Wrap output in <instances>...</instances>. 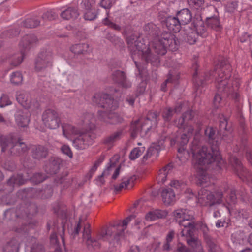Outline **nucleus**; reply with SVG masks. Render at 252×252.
Here are the masks:
<instances>
[{
    "mask_svg": "<svg viewBox=\"0 0 252 252\" xmlns=\"http://www.w3.org/2000/svg\"><path fill=\"white\" fill-rule=\"evenodd\" d=\"M187 2L190 7L197 9L203 4L204 0H187Z\"/></svg>",
    "mask_w": 252,
    "mask_h": 252,
    "instance_id": "obj_52",
    "label": "nucleus"
},
{
    "mask_svg": "<svg viewBox=\"0 0 252 252\" xmlns=\"http://www.w3.org/2000/svg\"><path fill=\"white\" fill-rule=\"evenodd\" d=\"M159 113L156 111H149L146 119L143 121L137 120L133 122L130 126L131 136L135 138L139 134L142 137L146 136L148 131L156 127Z\"/></svg>",
    "mask_w": 252,
    "mask_h": 252,
    "instance_id": "obj_7",
    "label": "nucleus"
},
{
    "mask_svg": "<svg viewBox=\"0 0 252 252\" xmlns=\"http://www.w3.org/2000/svg\"><path fill=\"white\" fill-rule=\"evenodd\" d=\"M143 29L145 34L154 38V40L150 47H147L137 36L127 37V43L133 60L134 56L138 55L146 62L157 65L159 63V56L165 55L167 48L172 51L177 50L179 41L175 35L164 32L159 36V28L153 22L145 24Z\"/></svg>",
    "mask_w": 252,
    "mask_h": 252,
    "instance_id": "obj_1",
    "label": "nucleus"
},
{
    "mask_svg": "<svg viewBox=\"0 0 252 252\" xmlns=\"http://www.w3.org/2000/svg\"><path fill=\"white\" fill-rule=\"evenodd\" d=\"M11 104V101L10 100L8 96L5 94H2L0 98V107H3Z\"/></svg>",
    "mask_w": 252,
    "mask_h": 252,
    "instance_id": "obj_51",
    "label": "nucleus"
},
{
    "mask_svg": "<svg viewBox=\"0 0 252 252\" xmlns=\"http://www.w3.org/2000/svg\"><path fill=\"white\" fill-rule=\"evenodd\" d=\"M175 232L173 230H170L166 235V241L162 248L163 250L169 251L171 250L170 243L175 237Z\"/></svg>",
    "mask_w": 252,
    "mask_h": 252,
    "instance_id": "obj_40",
    "label": "nucleus"
},
{
    "mask_svg": "<svg viewBox=\"0 0 252 252\" xmlns=\"http://www.w3.org/2000/svg\"><path fill=\"white\" fill-rule=\"evenodd\" d=\"M61 150L62 153L67 155L69 158H71L72 157V153L71 151L70 148L68 145H64L62 146L61 148Z\"/></svg>",
    "mask_w": 252,
    "mask_h": 252,
    "instance_id": "obj_61",
    "label": "nucleus"
},
{
    "mask_svg": "<svg viewBox=\"0 0 252 252\" xmlns=\"http://www.w3.org/2000/svg\"><path fill=\"white\" fill-rule=\"evenodd\" d=\"M40 22L35 19L28 18L23 22L24 27L29 28H35L39 25Z\"/></svg>",
    "mask_w": 252,
    "mask_h": 252,
    "instance_id": "obj_45",
    "label": "nucleus"
},
{
    "mask_svg": "<svg viewBox=\"0 0 252 252\" xmlns=\"http://www.w3.org/2000/svg\"><path fill=\"white\" fill-rule=\"evenodd\" d=\"M48 154L47 149L43 146L38 145L33 151V157L35 158H41L46 157Z\"/></svg>",
    "mask_w": 252,
    "mask_h": 252,
    "instance_id": "obj_38",
    "label": "nucleus"
},
{
    "mask_svg": "<svg viewBox=\"0 0 252 252\" xmlns=\"http://www.w3.org/2000/svg\"><path fill=\"white\" fill-rule=\"evenodd\" d=\"M197 147H192L193 164L196 170L197 183L200 186H206L210 181V178L206 173L209 165L215 161V158L219 156L217 149L212 151L209 150L206 147H203L202 150L197 153H195Z\"/></svg>",
    "mask_w": 252,
    "mask_h": 252,
    "instance_id": "obj_3",
    "label": "nucleus"
},
{
    "mask_svg": "<svg viewBox=\"0 0 252 252\" xmlns=\"http://www.w3.org/2000/svg\"><path fill=\"white\" fill-rule=\"evenodd\" d=\"M176 17L181 25H186L191 21L192 14L189 9L184 8L177 12Z\"/></svg>",
    "mask_w": 252,
    "mask_h": 252,
    "instance_id": "obj_27",
    "label": "nucleus"
},
{
    "mask_svg": "<svg viewBox=\"0 0 252 252\" xmlns=\"http://www.w3.org/2000/svg\"><path fill=\"white\" fill-rule=\"evenodd\" d=\"M196 225L197 223L195 222L191 223V225H185V226H183L184 228L181 232V236L186 237V239L195 237L194 232Z\"/></svg>",
    "mask_w": 252,
    "mask_h": 252,
    "instance_id": "obj_31",
    "label": "nucleus"
},
{
    "mask_svg": "<svg viewBox=\"0 0 252 252\" xmlns=\"http://www.w3.org/2000/svg\"><path fill=\"white\" fill-rule=\"evenodd\" d=\"M15 119L17 125L21 127H26L30 122L29 114L27 111H18Z\"/></svg>",
    "mask_w": 252,
    "mask_h": 252,
    "instance_id": "obj_26",
    "label": "nucleus"
},
{
    "mask_svg": "<svg viewBox=\"0 0 252 252\" xmlns=\"http://www.w3.org/2000/svg\"><path fill=\"white\" fill-rule=\"evenodd\" d=\"M20 243L16 238L12 239L4 248L5 252H18Z\"/></svg>",
    "mask_w": 252,
    "mask_h": 252,
    "instance_id": "obj_36",
    "label": "nucleus"
},
{
    "mask_svg": "<svg viewBox=\"0 0 252 252\" xmlns=\"http://www.w3.org/2000/svg\"><path fill=\"white\" fill-rule=\"evenodd\" d=\"M94 104L105 109L106 111L116 110L119 106L118 102L106 94H96L92 97Z\"/></svg>",
    "mask_w": 252,
    "mask_h": 252,
    "instance_id": "obj_12",
    "label": "nucleus"
},
{
    "mask_svg": "<svg viewBox=\"0 0 252 252\" xmlns=\"http://www.w3.org/2000/svg\"><path fill=\"white\" fill-rule=\"evenodd\" d=\"M0 144L2 152L7 151L8 153L12 156H19L28 150L27 146L25 143L20 140L16 141L10 136L1 135Z\"/></svg>",
    "mask_w": 252,
    "mask_h": 252,
    "instance_id": "obj_8",
    "label": "nucleus"
},
{
    "mask_svg": "<svg viewBox=\"0 0 252 252\" xmlns=\"http://www.w3.org/2000/svg\"><path fill=\"white\" fill-rule=\"evenodd\" d=\"M164 140H160L158 142L156 147H150L147 151L146 153L143 157L142 161L143 162L146 161L148 159L153 156L157 157L158 153L159 150L163 146Z\"/></svg>",
    "mask_w": 252,
    "mask_h": 252,
    "instance_id": "obj_25",
    "label": "nucleus"
},
{
    "mask_svg": "<svg viewBox=\"0 0 252 252\" xmlns=\"http://www.w3.org/2000/svg\"><path fill=\"white\" fill-rule=\"evenodd\" d=\"M16 99L19 104L27 109L34 110L39 107L37 101L32 99L30 94L26 92H20L18 94Z\"/></svg>",
    "mask_w": 252,
    "mask_h": 252,
    "instance_id": "obj_18",
    "label": "nucleus"
},
{
    "mask_svg": "<svg viewBox=\"0 0 252 252\" xmlns=\"http://www.w3.org/2000/svg\"><path fill=\"white\" fill-rule=\"evenodd\" d=\"M157 219L165 218L167 215V212L165 210H156L154 211Z\"/></svg>",
    "mask_w": 252,
    "mask_h": 252,
    "instance_id": "obj_64",
    "label": "nucleus"
},
{
    "mask_svg": "<svg viewBox=\"0 0 252 252\" xmlns=\"http://www.w3.org/2000/svg\"><path fill=\"white\" fill-rule=\"evenodd\" d=\"M31 252H45V251L42 245L36 243L31 247Z\"/></svg>",
    "mask_w": 252,
    "mask_h": 252,
    "instance_id": "obj_59",
    "label": "nucleus"
},
{
    "mask_svg": "<svg viewBox=\"0 0 252 252\" xmlns=\"http://www.w3.org/2000/svg\"><path fill=\"white\" fill-rule=\"evenodd\" d=\"M25 180L22 176L18 174L12 176L7 181L8 184L9 185H20L24 184Z\"/></svg>",
    "mask_w": 252,
    "mask_h": 252,
    "instance_id": "obj_42",
    "label": "nucleus"
},
{
    "mask_svg": "<svg viewBox=\"0 0 252 252\" xmlns=\"http://www.w3.org/2000/svg\"><path fill=\"white\" fill-rule=\"evenodd\" d=\"M97 10L94 8H91L84 10V17L86 20H93L96 17Z\"/></svg>",
    "mask_w": 252,
    "mask_h": 252,
    "instance_id": "obj_44",
    "label": "nucleus"
},
{
    "mask_svg": "<svg viewBox=\"0 0 252 252\" xmlns=\"http://www.w3.org/2000/svg\"><path fill=\"white\" fill-rule=\"evenodd\" d=\"M113 80L123 87L128 88L131 87V83L128 81L123 71L117 70L112 75Z\"/></svg>",
    "mask_w": 252,
    "mask_h": 252,
    "instance_id": "obj_22",
    "label": "nucleus"
},
{
    "mask_svg": "<svg viewBox=\"0 0 252 252\" xmlns=\"http://www.w3.org/2000/svg\"><path fill=\"white\" fill-rule=\"evenodd\" d=\"M78 15V10L74 7H69L61 13V17L67 20L75 19Z\"/></svg>",
    "mask_w": 252,
    "mask_h": 252,
    "instance_id": "obj_32",
    "label": "nucleus"
},
{
    "mask_svg": "<svg viewBox=\"0 0 252 252\" xmlns=\"http://www.w3.org/2000/svg\"><path fill=\"white\" fill-rule=\"evenodd\" d=\"M208 27L216 31H219L221 29L220 20L217 16L208 17L206 20Z\"/></svg>",
    "mask_w": 252,
    "mask_h": 252,
    "instance_id": "obj_37",
    "label": "nucleus"
},
{
    "mask_svg": "<svg viewBox=\"0 0 252 252\" xmlns=\"http://www.w3.org/2000/svg\"><path fill=\"white\" fill-rule=\"evenodd\" d=\"M95 121L93 113L85 112L81 114L77 124V126L83 129L85 132H93L95 127Z\"/></svg>",
    "mask_w": 252,
    "mask_h": 252,
    "instance_id": "obj_16",
    "label": "nucleus"
},
{
    "mask_svg": "<svg viewBox=\"0 0 252 252\" xmlns=\"http://www.w3.org/2000/svg\"><path fill=\"white\" fill-rule=\"evenodd\" d=\"M115 1L116 0H101L100 5L106 9H109Z\"/></svg>",
    "mask_w": 252,
    "mask_h": 252,
    "instance_id": "obj_57",
    "label": "nucleus"
},
{
    "mask_svg": "<svg viewBox=\"0 0 252 252\" xmlns=\"http://www.w3.org/2000/svg\"><path fill=\"white\" fill-rule=\"evenodd\" d=\"M98 119L106 124H117L123 121V118L118 114L115 113H108L106 111L98 110L97 112Z\"/></svg>",
    "mask_w": 252,
    "mask_h": 252,
    "instance_id": "obj_19",
    "label": "nucleus"
},
{
    "mask_svg": "<svg viewBox=\"0 0 252 252\" xmlns=\"http://www.w3.org/2000/svg\"><path fill=\"white\" fill-rule=\"evenodd\" d=\"M50 239L51 244L55 245L57 247L54 252H62L61 249L58 248L59 246V242L57 236V234L56 233H52Z\"/></svg>",
    "mask_w": 252,
    "mask_h": 252,
    "instance_id": "obj_49",
    "label": "nucleus"
},
{
    "mask_svg": "<svg viewBox=\"0 0 252 252\" xmlns=\"http://www.w3.org/2000/svg\"><path fill=\"white\" fill-rule=\"evenodd\" d=\"M57 17V15L54 12L50 11H48L42 15V18L47 20H52L55 19Z\"/></svg>",
    "mask_w": 252,
    "mask_h": 252,
    "instance_id": "obj_56",
    "label": "nucleus"
},
{
    "mask_svg": "<svg viewBox=\"0 0 252 252\" xmlns=\"http://www.w3.org/2000/svg\"><path fill=\"white\" fill-rule=\"evenodd\" d=\"M42 120L45 126L50 129L58 128L61 124V119L59 113L51 108L47 109L43 112Z\"/></svg>",
    "mask_w": 252,
    "mask_h": 252,
    "instance_id": "obj_14",
    "label": "nucleus"
},
{
    "mask_svg": "<svg viewBox=\"0 0 252 252\" xmlns=\"http://www.w3.org/2000/svg\"><path fill=\"white\" fill-rule=\"evenodd\" d=\"M90 224H86L84 228L83 232V238L86 241V243L88 240H91L92 238L91 237V230L90 229Z\"/></svg>",
    "mask_w": 252,
    "mask_h": 252,
    "instance_id": "obj_50",
    "label": "nucleus"
},
{
    "mask_svg": "<svg viewBox=\"0 0 252 252\" xmlns=\"http://www.w3.org/2000/svg\"><path fill=\"white\" fill-rule=\"evenodd\" d=\"M161 196L163 202L165 205H171L175 202V194L171 189H163L161 192Z\"/></svg>",
    "mask_w": 252,
    "mask_h": 252,
    "instance_id": "obj_28",
    "label": "nucleus"
},
{
    "mask_svg": "<svg viewBox=\"0 0 252 252\" xmlns=\"http://www.w3.org/2000/svg\"><path fill=\"white\" fill-rule=\"evenodd\" d=\"M205 135L207 138L208 141L210 144H212L213 146L211 148H208L206 146H202L201 149L199 148V141H198L196 138H194L193 141L192 142L191 146H190V150L191 152L192 147L196 146V150L195 151V153H197L202 150L203 147H206L209 150H211V152L212 153V151H214L217 149L219 153V156L215 158V160H218L220 158V155L219 151V148L218 147L219 143L218 140L216 139V130L211 127H207L205 130Z\"/></svg>",
    "mask_w": 252,
    "mask_h": 252,
    "instance_id": "obj_13",
    "label": "nucleus"
},
{
    "mask_svg": "<svg viewBox=\"0 0 252 252\" xmlns=\"http://www.w3.org/2000/svg\"><path fill=\"white\" fill-rule=\"evenodd\" d=\"M173 213L174 219L181 226L191 225V223L196 222L194 213L191 210L181 208L175 210Z\"/></svg>",
    "mask_w": 252,
    "mask_h": 252,
    "instance_id": "obj_15",
    "label": "nucleus"
},
{
    "mask_svg": "<svg viewBox=\"0 0 252 252\" xmlns=\"http://www.w3.org/2000/svg\"><path fill=\"white\" fill-rule=\"evenodd\" d=\"M103 23L104 25L108 26L109 27L115 30L119 31L121 29V28L120 26L113 23L112 22L110 21L107 18H106L104 19Z\"/></svg>",
    "mask_w": 252,
    "mask_h": 252,
    "instance_id": "obj_53",
    "label": "nucleus"
},
{
    "mask_svg": "<svg viewBox=\"0 0 252 252\" xmlns=\"http://www.w3.org/2000/svg\"><path fill=\"white\" fill-rule=\"evenodd\" d=\"M45 180L44 176L41 173L35 174L32 178V180L35 182L36 184H38L43 182Z\"/></svg>",
    "mask_w": 252,
    "mask_h": 252,
    "instance_id": "obj_63",
    "label": "nucleus"
},
{
    "mask_svg": "<svg viewBox=\"0 0 252 252\" xmlns=\"http://www.w3.org/2000/svg\"><path fill=\"white\" fill-rule=\"evenodd\" d=\"M144 147H136L134 148L130 152L129 157L131 160H135L139 157L145 151Z\"/></svg>",
    "mask_w": 252,
    "mask_h": 252,
    "instance_id": "obj_43",
    "label": "nucleus"
},
{
    "mask_svg": "<svg viewBox=\"0 0 252 252\" xmlns=\"http://www.w3.org/2000/svg\"><path fill=\"white\" fill-rule=\"evenodd\" d=\"M227 201L228 203L235 204L237 200V197L236 195L235 191L231 189L230 191L228 196L226 198Z\"/></svg>",
    "mask_w": 252,
    "mask_h": 252,
    "instance_id": "obj_55",
    "label": "nucleus"
},
{
    "mask_svg": "<svg viewBox=\"0 0 252 252\" xmlns=\"http://www.w3.org/2000/svg\"><path fill=\"white\" fill-rule=\"evenodd\" d=\"M37 41V38L34 35H26L24 36L20 43V46L22 48L20 53L8 57L7 59L8 63L12 67L19 65L23 61L26 50H29L32 45Z\"/></svg>",
    "mask_w": 252,
    "mask_h": 252,
    "instance_id": "obj_9",
    "label": "nucleus"
},
{
    "mask_svg": "<svg viewBox=\"0 0 252 252\" xmlns=\"http://www.w3.org/2000/svg\"><path fill=\"white\" fill-rule=\"evenodd\" d=\"M23 77L19 72H13L11 76V82L12 83L18 85L22 83Z\"/></svg>",
    "mask_w": 252,
    "mask_h": 252,
    "instance_id": "obj_46",
    "label": "nucleus"
},
{
    "mask_svg": "<svg viewBox=\"0 0 252 252\" xmlns=\"http://www.w3.org/2000/svg\"><path fill=\"white\" fill-rule=\"evenodd\" d=\"M166 26L168 29L174 32H178L181 28V24L176 17H168L165 21Z\"/></svg>",
    "mask_w": 252,
    "mask_h": 252,
    "instance_id": "obj_24",
    "label": "nucleus"
},
{
    "mask_svg": "<svg viewBox=\"0 0 252 252\" xmlns=\"http://www.w3.org/2000/svg\"><path fill=\"white\" fill-rule=\"evenodd\" d=\"M170 185L171 187L177 189L183 188L185 187V185L183 182H180L178 180H173L171 181Z\"/></svg>",
    "mask_w": 252,
    "mask_h": 252,
    "instance_id": "obj_62",
    "label": "nucleus"
},
{
    "mask_svg": "<svg viewBox=\"0 0 252 252\" xmlns=\"http://www.w3.org/2000/svg\"><path fill=\"white\" fill-rule=\"evenodd\" d=\"M134 218V215H130L124 220L122 223L119 222L110 226L106 229L102 230L101 232L97 235V240L92 238L87 241L86 245L88 249L92 250L99 248L100 244L98 241L99 240L110 242L113 240L118 241L119 237L124 235V230L126 228L128 223Z\"/></svg>",
    "mask_w": 252,
    "mask_h": 252,
    "instance_id": "obj_4",
    "label": "nucleus"
},
{
    "mask_svg": "<svg viewBox=\"0 0 252 252\" xmlns=\"http://www.w3.org/2000/svg\"><path fill=\"white\" fill-rule=\"evenodd\" d=\"M62 128L63 135L68 139L71 135H78L73 140V144L75 147L79 150H83L88 147L95 138V134L94 132H85L79 126L76 127L69 123H63Z\"/></svg>",
    "mask_w": 252,
    "mask_h": 252,
    "instance_id": "obj_5",
    "label": "nucleus"
},
{
    "mask_svg": "<svg viewBox=\"0 0 252 252\" xmlns=\"http://www.w3.org/2000/svg\"><path fill=\"white\" fill-rule=\"evenodd\" d=\"M95 1L94 0H83L81 5L83 10L94 8Z\"/></svg>",
    "mask_w": 252,
    "mask_h": 252,
    "instance_id": "obj_48",
    "label": "nucleus"
},
{
    "mask_svg": "<svg viewBox=\"0 0 252 252\" xmlns=\"http://www.w3.org/2000/svg\"><path fill=\"white\" fill-rule=\"evenodd\" d=\"M175 252H189V249L186 247L185 245L178 242L177 244L176 249L174 251Z\"/></svg>",
    "mask_w": 252,
    "mask_h": 252,
    "instance_id": "obj_54",
    "label": "nucleus"
},
{
    "mask_svg": "<svg viewBox=\"0 0 252 252\" xmlns=\"http://www.w3.org/2000/svg\"><path fill=\"white\" fill-rule=\"evenodd\" d=\"M53 54L47 50H42L35 61L34 69L36 72H46L53 66Z\"/></svg>",
    "mask_w": 252,
    "mask_h": 252,
    "instance_id": "obj_11",
    "label": "nucleus"
},
{
    "mask_svg": "<svg viewBox=\"0 0 252 252\" xmlns=\"http://www.w3.org/2000/svg\"><path fill=\"white\" fill-rule=\"evenodd\" d=\"M196 33L202 37H206L208 35L207 30L205 27L204 23L200 21L195 26Z\"/></svg>",
    "mask_w": 252,
    "mask_h": 252,
    "instance_id": "obj_41",
    "label": "nucleus"
},
{
    "mask_svg": "<svg viewBox=\"0 0 252 252\" xmlns=\"http://www.w3.org/2000/svg\"><path fill=\"white\" fill-rule=\"evenodd\" d=\"M231 67L228 63L221 64L215 69L216 87L218 93L237 99L240 84L237 80L230 78Z\"/></svg>",
    "mask_w": 252,
    "mask_h": 252,
    "instance_id": "obj_2",
    "label": "nucleus"
},
{
    "mask_svg": "<svg viewBox=\"0 0 252 252\" xmlns=\"http://www.w3.org/2000/svg\"><path fill=\"white\" fill-rule=\"evenodd\" d=\"M195 33L193 32H189L187 35V42L190 44H193L196 41V38L195 37Z\"/></svg>",
    "mask_w": 252,
    "mask_h": 252,
    "instance_id": "obj_60",
    "label": "nucleus"
},
{
    "mask_svg": "<svg viewBox=\"0 0 252 252\" xmlns=\"http://www.w3.org/2000/svg\"><path fill=\"white\" fill-rule=\"evenodd\" d=\"M229 161L239 177L252 187V176L244 168L238 159L236 157L232 156L230 157Z\"/></svg>",
    "mask_w": 252,
    "mask_h": 252,
    "instance_id": "obj_17",
    "label": "nucleus"
},
{
    "mask_svg": "<svg viewBox=\"0 0 252 252\" xmlns=\"http://www.w3.org/2000/svg\"><path fill=\"white\" fill-rule=\"evenodd\" d=\"M67 220L64 219L62 221L60 225L57 227L56 230L60 236L62 242L63 246H65V239H64V231L66 228L68 227V225L66 224Z\"/></svg>",
    "mask_w": 252,
    "mask_h": 252,
    "instance_id": "obj_39",
    "label": "nucleus"
},
{
    "mask_svg": "<svg viewBox=\"0 0 252 252\" xmlns=\"http://www.w3.org/2000/svg\"><path fill=\"white\" fill-rule=\"evenodd\" d=\"M187 108V105L184 103L177 105L174 109L167 107L163 109L162 116L165 121H169L175 113H179Z\"/></svg>",
    "mask_w": 252,
    "mask_h": 252,
    "instance_id": "obj_20",
    "label": "nucleus"
},
{
    "mask_svg": "<svg viewBox=\"0 0 252 252\" xmlns=\"http://www.w3.org/2000/svg\"><path fill=\"white\" fill-rule=\"evenodd\" d=\"M136 179V178L135 176L130 177H124L122 179L121 182L119 185L114 186L115 190L116 192H119L123 189H131L133 186L134 182Z\"/></svg>",
    "mask_w": 252,
    "mask_h": 252,
    "instance_id": "obj_21",
    "label": "nucleus"
},
{
    "mask_svg": "<svg viewBox=\"0 0 252 252\" xmlns=\"http://www.w3.org/2000/svg\"><path fill=\"white\" fill-rule=\"evenodd\" d=\"M188 245L192 247L195 252H204L202 246L201 241L197 238L194 237L186 239Z\"/></svg>",
    "mask_w": 252,
    "mask_h": 252,
    "instance_id": "obj_33",
    "label": "nucleus"
},
{
    "mask_svg": "<svg viewBox=\"0 0 252 252\" xmlns=\"http://www.w3.org/2000/svg\"><path fill=\"white\" fill-rule=\"evenodd\" d=\"M223 194L221 191H217L215 194L202 189L198 191V202L202 206H212L222 202Z\"/></svg>",
    "mask_w": 252,
    "mask_h": 252,
    "instance_id": "obj_10",
    "label": "nucleus"
},
{
    "mask_svg": "<svg viewBox=\"0 0 252 252\" xmlns=\"http://www.w3.org/2000/svg\"><path fill=\"white\" fill-rule=\"evenodd\" d=\"M123 130L121 129L114 132L103 139V143L107 145H112L115 142L121 139L123 135Z\"/></svg>",
    "mask_w": 252,
    "mask_h": 252,
    "instance_id": "obj_30",
    "label": "nucleus"
},
{
    "mask_svg": "<svg viewBox=\"0 0 252 252\" xmlns=\"http://www.w3.org/2000/svg\"><path fill=\"white\" fill-rule=\"evenodd\" d=\"M180 78L179 73L169 72L167 75V79L161 84V90L164 92L166 91V87L168 84L171 83L174 85L178 84V80Z\"/></svg>",
    "mask_w": 252,
    "mask_h": 252,
    "instance_id": "obj_29",
    "label": "nucleus"
},
{
    "mask_svg": "<svg viewBox=\"0 0 252 252\" xmlns=\"http://www.w3.org/2000/svg\"><path fill=\"white\" fill-rule=\"evenodd\" d=\"M208 247L209 252H221L220 248L215 244L211 239L206 241Z\"/></svg>",
    "mask_w": 252,
    "mask_h": 252,
    "instance_id": "obj_47",
    "label": "nucleus"
},
{
    "mask_svg": "<svg viewBox=\"0 0 252 252\" xmlns=\"http://www.w3.org/2000/svg\"><path fill=\"white\" fill-rule=\"evenodd\" d=\"M172 169V166L169 164L159 170L157 180L158 183H164L166 180L167 175Z\"/></svg>",
    "mask_w": 252,
    "mask_h": 252,
    "instance_id": "obj_34",
    "label": "nucleus"
},
{
    "mask_svg": "<svg viewBox=\"0 0 252 252\" xmlns=\"http://www.w3.org/2000/svg\"><path fill=\"white\" fill-rule=\"evenodd\" d=\"M194 114L193 111L189 109L184 112L181 117L175 121V125L179 128H182L184 130V133L180 136L177 135L175 137L171 139V146L175 144L184 146L187 144L194 131V126L191 124V121L194 118Z\"/></svg>",
    "mask_w": 252,
    "mask_h": 252,
    "instance_id": "obj_6",
    "label": "nucleus"
},
{
    "mask_svg": "<svg viewBox=\"0 0 252 252\" xmlns=\"http://www.w3.org/2000/svg\"><path fill=\"white\" fill-rule=\"evenodd\" d=\"M210 72L204 73L199 75H197V74H194L193 77L194 87L197 88V89L200 87H204L210 79Z\"/></svg>",
    "mask_w": 252,
    "mask_h": 252,
    "instance_id": "obj_23",
    "label": "nucleus"
},
{
    "mask_svg": "<svg viewBox=\"0 0 252 252\" xmlns=\"http://www.w3.org/2000/svg\"><path fill=\"white\" fill-rule=\"evenodd\" d=\"M200 230L203 233L204 238L205 241L211 239L208 235L209 229L206 224H202L200 226Z\"/></svg>",
    "mask_w": 252,
    "mask_h": 252,
    "instance_id": "obj_58",
    "label": "nucleus"
},
{
    "mask_svg": "<svg viewBox=\"0 0 252 252\" xmlns=\"http://www.w3.org/2000/svg\"><path fill=\"white\" fill-rule=\"evenodd\" d=\"M89 50L87 43H79L73 45L70 47V51L75 54H86Z\"/></svg>",
    "mask_w": 252,
    "mask_h": 252,
    "instance_id": "obj_35",
    "label": "nucleus"
}]
</instances>
